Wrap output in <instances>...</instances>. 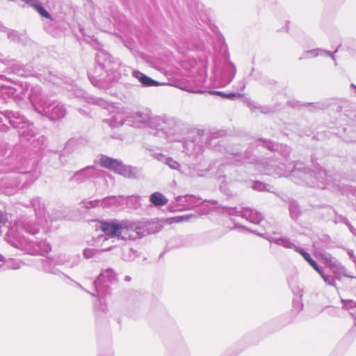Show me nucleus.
Listing matches in <instances>:
<instances>
[{
  "mask_svg": "<svg viewBox=\"0 0 356 356\" xmlns=\"http://www.w3.org/2000/svg\"><path fill=\"white\" fill-rule=\"evenodd\" d=\"M113 236L122 240L134 238V230L128 225L113 223Z\"/></svg>",
  "mask_w": 356,
  "mask_h": 356,
  "instance_id": "nucleus-1",
  "label": "nucleus"
},
{
  "mask_svg": "<svg viewBox=\"0 0 356 356\" xmlns=\"http://www.w3.org/2000/svg\"><path fill=\"white\" fill-rule=\"evenodd\" d=\"M134 76H135L144 86H159L164 85L163 83H159L157 81H154L149 76L145 75L139 71L134 72Z\"/></svg>",
  "mask_w": 356,
  "mask_h": 356,
  "instance_id": "nucleus-2",
  "label": "nucleus"
},
{
  "mask_svg": "<svg viewBox=\"0 0 356 356\" xmlns=\"http://www.w3.org/2000/svg\"><path fill=\"white\" fill-rule=\"evenodd\" d=\"M296 251L300 253L302 257L309 264V265L317 272L320 274V275L322 277V278L324 280H325V277L323 273V271L319 268V267L318 266L316 262L312 259V257H310L309 254L307 253V252H305V250H302V249H297Z\"/></svg>",
  "mask_w": 356,
  "mask_h": 356,
  "instance_id": "nucleus-3",
  "label": "nucleus"
},
{
  "mask_svg": "<svg viewBox=\"0 0 356 356\" xmlns=\"http://www.w3.org/2000/svg\"><path fill=\"white\" fill-rule=\"evenodd\" d=\"M113 170L115 172L122 175L123 176H127L131 173V168L128 166H126L122 163L113 159Z\"/></svg>",
  "mask_w": 356,
  "mask_h": 356,
  "instance_id": "nucleus-4",
  "label": "nucleus"
},
{
  "mask_svg": "<svg viewBox=\"0 0 356 356\" xmlns=\"http://www.w3.org/2000/svg\"><path fill=\"white\" fill-rule=\"evenodd\" d=\"M149 201L156 207H161L168 203V199L158 192L154 193L150 195Z\"/></svg>",
  "mask_w": 356,
  "mask_h": 356,
  "instance_id": "nucleus-5",
  "label": "nucleus"
},
{
  "mask_svg": "<svg viewBox=\"0 0 356 356\" xmlns=\"http://www.w3.org/2000/svg\"><path fill=\"white\" fill-rule=\"evenodd\" d=\"M209 93L211 95H216L220 96L222 98H227V99H232V98L236 97H243V95L240 94V93H234V92L224 93L221 91H210Z\"/></svg>",
  "mask_w": 356,
  "mask_h": 356,
  "instance_id": "nucleus-6",
  "label": "nucleus"
},
{
  "mask_svg": "<svg viewBox=\"0 0 356 356\" xmlns=\"http://www.w3.org/2000/svg\"><path fill=\"white\" fill-rule=\"evenodd\" d=\"M35 9L40 13V15L45 18H51L49 13L43 8L42 5L35 4L34 5Z\"/></svg>",
  "mask_w": 356,
  "mask_h": 356,
  "instance_id": "nucleus-7",
  "label": "nucleus"
},
{
  "mask_svg": "<svg viewBox=\"0 0 356 356\" xmlns=\"http://www.w3.org/2000/svg\"><path fill=\"white\" fill-rule=\"evenodd\" d=\"M101 165L102 166L107 168H111V159L102 156L101 159Z\"/></svg>",
  "mask_w": 356,
  "mask_h": 356,
  "instance_id": "nucleus-8",
  "label": "nucleus"
},
{
  "mask_svg": "<svg viewBox=\"0 0 356 356\" xmlns=\"http://www.w3.org/2000/svg\"><path fill=\"white\" fill-rule=\"evenodd\" d=\"M188 219L187 216H178L173 218V222H181L184 220Z\"/></svg>",
  "mask_w": 356,
  "mask_h": 356,
  "instance_id": "nucleus-9",
  "label": "nucleus"
},
{
  "mask_svg": "<svg viewBox=\"0 0 356 356\" xmlns=\"http://www.w3.org/2000/svg\"><path fill=\"white\" fill-rule=\"evenodd\" d=\"M110 227V225L108 224V225H102V229L106 232V231L108 230V227Z\"/></svg>",
  "mask_w": 356,
  "mask_h": 356,
  "instance_id": "nucleus-10",
  "label": "nucleus"
},
{
  "mask_svg": "<svg viewBox=\"0 0 356 356\" xmlns=\"http://www.w3.org/2000/svg\"><path fill=\"white\" fill-rule=\"evenodd\" d=\"M189 92L191 93H204L205 91L203 90H199V91H195V90H188Z\"/></svg>",
  "mask_w": 356,
  "mask_h": 356,
  "instance_id": "nucleus-11",
  "label": "nucleus"
},
{
  "mask_svg": "<svg viewBox=\"0 0 356 356\" xmlns=\"http://www.w3.org/2000/svg\"><path fill=\"white\" fill-rule=\"evenodd\" d=\"M86 253H87V251L86 250V251L84 252V254H85V255H86Z\"/></svg>",
  "mask_w": 356,
  "mask_h": 356,
  "instance_id": "nucleus-12",
  "label": "nucleus"
}]
</instances>
